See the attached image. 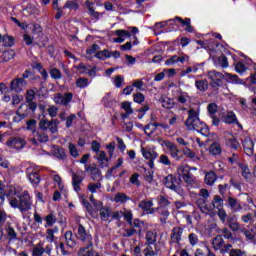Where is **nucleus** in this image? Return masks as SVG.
Here are the masks:
<instances>
[{
    "instance_id": "31",
    "label": "nucleus",
    "mask_w": 256,
    "mask_h": 256,
    "mask_svg": "<svg viewBox=\"0 0 256 256\" xmlns=\"http://www.w3.org/2000/svg\"><path fill=\"white\" fill-rule=\"evenodd\" d=\"M121 107L125 111V114H122V119H127L129 115H133V108H131V102H123Z\"/></svg>"
},
{
    "instance_id": "24",
    "label": "nucleus",
    "mask_w": 256,
    "mask_h": 256,
    "mask_svg": "<svg viewBox=\"0 0 256 256\" xmlns=\"http://www.w3.org/2000/svg\"><path fill=\"white\" fill-rule=\"evenodd\" d=\"M55 233H59V227L54 226L53 228L46 229V240L48 243H53V241H55Z\"/></svg>"
},
{
    "instance_id": "14",
    "label": "nucleus",
    "mask_w": 256,
    "mask_h": 256,
    "mask_svg": "<svg viewBox=\"0 0 256 256\" xmlns=\"http://www.w3.org/2000/svg\"><path fill=\"white\" fill-rule=\"evenodd\" d=\"M85 171H86V173H90L93 181H100L101 170H99V168H97V166L95 164L90 165V166L85 165Z\"/></svg>"
},
{
    "instance_id": "64",
    "label": "nucleus",
    "mask_w": 256,
    "mask_h": 256,
    "mask_svg": "<svg viewBox=\"0 0 256 256\" xmlns=\"http://www.w3.org/2000/svg\"><path fill=\"white\" fill-rule=\"evenodd\" d=\"M45 253V248H43V246H36L33 249V256H43V254Z\"/></svg>"
},
{
    "instance_id": "17",
    "label": "nucleus",
    "mask_w": 256,
    "mask_h": 256,
    "mask_svg": "<svg viewBox=\"0 0 256 256\" xmlns=\"http://www.w3.org/2000/svg\"><path fill=\"white\" fill-rule=\"evenodd\" d=\"M115 35H117V38L113 39L114 43H123L127 37H131V32L123 29H119L115 31Z\"/></svg>"
},
{
    "instance_id": "23",
    "label": "nucleus",
    "mask_w": 256,
    "mask_h": 256,
    "mask_svg": "<svg viewBox=\"0 0 256 256\" xmlns=\"http://www.w3.org/2000/svg\"><path fill=\"white\" fill-rule=\"evenodd\" d=\"M223 245H225L223 236L218 235L212 239V248L214 249V251H221V249L223 248Z\"/></svg>"
},
{
    "instance_id": "51",
    "label": "nucleus",
    "mask_w": 256,
    "mask_h": 256,
    "mask_svg": "<svg viewBox=\"0 0 256 256\" xmlns=\"http://www.w3.org/2000/svg\"><path fill=\"white\" fill-rule=\"evenodd\" d=\"M212 205H213L214 209H222L223 208V199L220 196H214Z\"/></svg>"
},
{
    "instance_id": "37",
    "label": "nucleus",
    "mask_w": 256,
    "mask_h": 256,
    "mask_svg": "<svg viewBox=\"0 0 256 256\" xmlns=\"http://www.w3.org/2000/svg\"><path fill=\"white\" fill-rule=\"evenodd\" d=\"M99 211H100V219L102 221H109V217H111V208L103 207Z\"/></svg>"
},
{
    "instance_id": "4",
    "label": "nucleus",
    "mask_w": 256,
    "mask_h": 256,
    "mask_svg": "<svg viewBox=\"0 0 256 256\" xmlns=\"http://www.w3.org/2000/svg\"><path fill=\"white\" fill-rule=\"evenodd\" d=\"M157 148L153 145H147L145 147L141 146V153L144 159L148 161V167L150 169H155V159L159 157L157 153Z\"/></svg>"
},
{
    "instance_id": "13",
    "label": "nucleus",
    "mask_w": 256,
    "mask_h": 256,
    "mask_svg": "<svg viewBox=\"0 0 256 256\" xmlns=\"http://www.w3.org/2000/svg\"><path fill=\"white\" fill-rule=\"evenodd\" d=\"M183 237V228L176 226L172 229L171 232V243H176V245H179L181 243V239Z\"/></svg>"
},
{
    "instance_id": "28",
    "label": "nucleus",
    "mask_w": 256,
    "mask_h": 256,
    "mask_svg": "<svg viewBox=\"0 0 256 256\" xmlns=\"http://www.w3.org/2000/svg\"><path fill=\"white\" fill-rule=\"evenodd\" d=\"M183 155H185L188 159H191V161H200V157L197 156V154L195 152H193V150H191L190 148L186 147L182 150Z\"/></svg>"
},
{
    "instance_id": "3",
    "label": "nucleus",
    "mask_w": 256,
    "mask_h": 256,
    "mask_svg": "<svg viewBox=\"0 0 256 256\" xmlns=\"http://www.w3.org/2000/svg\"><path fill=\"white\" fill-rule=\"evenodd\" d=\"M206 49L210 57L214 61L218 59V63L223 69H227V67H229V62L227 61V57L221 56L223 55V52L221 51V49H223V45L215 41H210L209 43H207Z\"/></svg>"
},
{
    "instance_id": "58",
    "label": "nucleus",
    "mask_w": 256,
    "mask_h": 256,
    "mask_svg": "<svg viewBox=\"0 0 256 256\" xmlns=\"http://www.w3.org/2000/svg\"><path fill=\"white\" fill-rule=\"evenodd\" d=\"M58 127H59V121L54 119V120H51L49 122V128L48 129L51 133H57Z\"/></svg>"
},
{
    "instance_id": "48",
    "label": "nucleus",
    "mask_w": 256,
    "mask_h": 256,
    "mask_svg": "<svg viewBox=\"0 0 256 256\" xmlns=\"http://www.w3.org/2000/svg\"><path fill=\"white\" fill-rule=\"evenodd\" d=\"M113 83L117 89H121V87L125 85V78L121 75H118L114 78Z\"/></svg>"
},
{
    "instance_id": "5",
    "label": "nucleus",
    "mask_w": 256,
    "mask_h": 256,
    "mask_svg": "<svg viewBox=\"0 0 256 256\" xmlns=\"http://www.w3.org/2000/svg\"><path fill=\"white\" fill-rule=\"evenodd\" d=\"M158 143L161 145V147H166V149H168L170 157L175 161H181L183 159V156L179 155L181 151L179 150V147L175 145V143L163 139L158 140Z\"/></svg>"
},
{
    "instance_id": "55",
    "label": "nucleus",
    "mask_w": 256,
    "mask_h": 256,
    "mask_svg": "<svg viewBox=\"0 0 256 256\" xmlns=\"http://www.w3.org/2000/svg\"><path fill=\"white\" fill-rule=\"evenodd\" d=\"M13 57H15V51H13V50H7V51L3 52V54H2V59L5 62L11 61V59H13Z\"/></svg>"
},
{
    "instance_id": "43",
    "label": "nucleus",
    "mask_w": 256,
    "mask_h": 256,
    "mask_svg": "<svg viewBox=\"0 0 256 256\" xmlns=\"http://www.w3.org/2000/svg\"><path fill=\"white\" fill-rule=\"evenodd\" d=\"M195 87L198 91H205L209 87V82H207V80H196Z\"/></svg>"
},
{
    "instance_id": "42",
    "label": "nucleus",
    "mask_w": 256,
    "mask_h": 256,
    "mask_svg": "<svg viewBox=\"0 0 256 256\" xmlns=\"http://www.w3.org/2000/svg\"><path fill=\"white\" fill-rule=\"evenodd\" d=\"M239 167L241 169L242 176L244 179H251V169H249L248 165L245 164H239Z\"/></svg>"
},
{
    "instance_id": "30",
    "label": "nucleus",
    "mask_w": 256,
    "mask_h": 256,
    "mask_svg": "<svg viewBox=\"0 0 256 256\" xmlns=\"http://www.w3.org/2000/svg\"><path fill=\"white\" fill-rule=\"evenodd\" d=\"M146 244L148 245H155V243H157V232L154 231H148L146 233Z\"/></svg>"
},
{
    "instance_id": "40",
    "label": "nucleus",
    "mask_w": 256,
    "mask_h": 256,
    "mask_svg": "<svg viewBox=\"0 0 256 256\" xmlns=\"http://www.w3.org/2000/svg\"><path fill=\"white\" fill-rule=\"evenodd\" d=\"M101 183L100 182H90L87 186L88 191H90V193L95 194V193H99V191L101 190Z\"/></svg>"
},
{
    "instance_id": "21",
    "label": "nucleus",
    "mask_w": 256,
    "mask_h": 256,
    "mask_svg": "<svg viewBox=\"0 0 256 256\" xmlns=\"http://www.w3.org/2000/svg\"><path fill=\"white\" fill-rule=\"evenodd\" d=\"M0 44L3 47H13L15 45V38L7 34L4 36L0 34Z\"/></svg>"
},
{
    "instance_id": "2",
    "label": "nucleus",
    "mask_w": 256,
    "mask_h": 256,
    "mask_svg": "<svg viewBox=\"0 0 256 256\" xmlns=\"http://www.w3.org/2000/svg\"><path fill=\"white\" fill-rule=\"evenodd\" d=\"M9 205L13 209H19L20 213H27L33 207V200H31V195L29 192L24 191L17 198H9Z\"/></svg>"
},
{
    "instance_id": "7",
    "label": "nucleus",
    "mask_w": 256,
    "mask_h": 256,
    "mask_svg": "<svg viewBox=\"0 0 256 256\" xmlns=\"http://www.w3.org/2000/svg\"><path fill=\"white\" fill-rule=\"evenodd\" d=\"M164 185L167 189H171V191H175V193H181V178H177L170 174L165 177Z\"/></svg>"
},
{
    "instance_id": "25",
    "label": "nucleus",
    "mask_w": 256,
    "mask_h": 256,
    "mask_svg": "<svg viewBox=\"0 0 256 256\" xmlns=\"http://www.w3.org/2000/svg\"><path fill=\"white\" fill-rule=\"evenodd\" d=\"M129 196H127V194L123 193V192H118L115 194L113 201L114 203H118L120 205H123V203H127L129 201Z\"/></svg>"
},
{
    "instance_id": "46",
    "label": "nucleus",
    "mask_w": 256,
    "mask_h": 256,
    "mask_svg": "<svg viewBox=\"0 0 256 256\" xmlns=\"http://www.w3.org/2000/svg\"><path fill=\"white\" fill-rule=\"evenodd\" d=\"M158 163L164 165V167H171V159L166 154H161L159 156Z\"/></svg>"
},
{
    "instance_id": "16",
    "label": "nucleus",
    "mask_w": 256,
    "mask_h": 256,
    "mask_svg": "<svg viewBox=\"0 0 256 256\" xmlns=\"http://www.w3.org/2000/svg\"><path fill=\"white\" fill-rule=\"evenodd\" d=\"M84 180L85 178L81 174L72 173V185L76 193H79V191H81V184Z\"/></svg>"
},
{
    "instance_id": "32",
    "label": "nucleus",
    "mask_w": 256,
    "mask_h": 256,
    "mask_svg": "<svg viewBox=\"0 0 256 256\" xmlns=\"http://www.w3.org/2000/svg\"><path fill=\"white\" fill-rule=\"evenodd\" d=\"M80 201L82 202V205L85 207L88 213L91 215V217H95V211L93 210V206H91V204L86 201L85 195H80Z\"/></svg>"
},
{
    "instance_id": "34",
    "label": "nucleus",
    "mask_w": 256,
    "mask_h": 256,
    "mask_svg": "<svg viewBox=\"0 0 256 256\" xmlns=\"http://www.w3.org/2000/svg\"><path fill=\"white\" fill-rule=\"evenodd\" d=\"M96 59H100L101 61H105L106 59H111V51L104 49L96 52Z\"/></svg>"
},
{
    "instance_id": "10",
    "label": "nucleus",
    "mask_w": 256,
    "mask_h": 256,
    "mask_svg": "<svg viewBox=\"0 0 256 256\" xmlns=\"http://www.w3.org/2000/svg\"><path fill=\"white\" fill-rule=\"evenodd\" d=\"M70 101H73V93L71 92L65 94L58 93L54 96V102L58 105H64L65 107H67Z\"/></svg>"
},
{
    "instance_id": "11",
    "label": "nucleus",
    "mask_w": 256,
    "mask_h": 256,
    "mask_svg": "<svg viewBox=\"0 0 256 256\" xmlns=\"http://www.w3.org/2000/svg\"><path fill=\"white\" fill-rule=\"evenodd\" d=\"M25 87H27V81L23 78H15L10 82V91L15 93H21Z\"/></svg>"
},
{
    "instance_id": "6",
    "label": "nucleus",
    "mask_w": 256,
    "mask_h": 256,
    "mask_svg": "<svg viewBox=\"0 0 256 256\" xmlns=\"http://www.w3.org/2000/svg\"><path fill=\"white\" fill-rule=\"evenodd\" d=\"M77 237L85 247H93V236L81 224L78 226Z\"/></svg>"
},
{
    "instance_id": "18",
    "label": "nucleus",
    "mask_w": 256,
    "mask_h": 256,
    "mask_svg": "<svg viewBox=\"0 0 256 256\" xmlns=\"http://www.w3.org/2000/svg\"><path fill=\"white\" fill-rule=\"evenodd\" d=\"M153 200H149V201H141L139 204L140 209L144 210L145 213H147L148 215H153V213H155V208H153Z\"/></svg>"
},
{
    "instance_id": "59",
    "label": "nucleus",
    "mask_w": 256,
    "mask_h": 256,
    "mask_svg": "<svg viewBox=\"0 0 256 256\" xmlns=\"http://www.w3.org/2000/svg\"><path fill=\"white\" fill-rule=\"evenodd\" d=\"M235 71L237 73H245V71H247V66H245V63H243V62H236L235 63Z\"/></svg>"
},
{
    "instance_id": "19",
    "label": "nucleus",
    "mask_w": 256,
    "mask_h": 256,
    "mask_svg": "<svg viewBox=\"0 0 256 256\" xmlns=\"http://www.w3.org/2000/svg\"><path fill=\"white\" fill-rule=\"evenodd\" d=\"M170 21H173L174 23L178 22V23L182 24L183 26H186L185 31H187L188 33H193V26H191V19L186 18L185 20H183V18L178 16Z\"/></svg>"
},
{
    "instance_id": "60",
    "label": "nucleus",
    "mask_w": 256,
    "mask_h": 256,
    "mask_svg": "<svg viewBox=\"0 0 256 256\" xmlns=\"http://www.w3.org/2000/svg\"><path fill=\"white\" fill-rule=\"evenodd\" d=\"M50 77L52 78V79H61V77H62V74H61V70H59V69H57V68H52L51 70H50Z\"/></svg>"
},
{
    "instance_id": "35",
    "label": "nucleus",
    "mask_w": 256,
    "mask_h": 256,
    "mask_svg": "<svg viewBox=\"0 0 256 256\" xmlns=\"http://www.w3.org/2000/svg\"><path fill=\"white\" fill-rule=\"evenodd\" d=\"M52 181H54L55 185H57L58 189L62 191V193H65V185H63V179H61L59 174L52 175Z\"/></svg>"
},
{
    "instance_id": "38",
    "label": "nucleus",
    "mask_w": 256,
    "mask_h": 256,
    "mask_svg": "<svg viewBox=\"0 0 256 256\" xmlns=\"http://www.w3.org/2000/svg\"><path fill=\"white\" fill-rule=\"evenodd\" d=\"M64 237H65L66 245L68 247H75L76 243H75V238L73 237V232L66 231Z\"/></svg>"
},
{
    "instance_id": "52",
    "label": "nucleus",
    "mask_w": 256,
    "mask_h": 256,
    "mask_svg": "<svg viewBox=\"0 0 256 256\" xmlns=\"http://www.w3.org/2000/svg\"><path fill=\"white\" fill-rule=\"evenodd\" d=\"M241 221L243 223H253L255 221V214L247 213L241 216Z\"/></svg>"
},
{
    "instance_id": "41",
    "label": "nucleus",
    "mask_w": 256,
    "mask_h": 256,
    "mask_svg": "<svg viewBox=\"0 0 256 256\" xmlns=\"http://www.w3.org/2000/svg\"><path fill=\"white\" fill-rule=\"evenodd\" d=\"M154 249H153V246L148 245L143 250L144 256H155V255H157L159 253V250L157 249V245L154 246Z\"/></svg>"
},
{
    "instance_id": "9",
    "label": "nucleus",
    "mask_w": 256,
    "mask_h": 256,
    "mask_svg": "<svg viewBox=\"0 0 256 256\" xmlns=\"http://www.w3.org/2000/svg\"><path fill=\"white\" fill-rule=\"evenodd\" d=\"M208 79H210V85L212 87H221V82L223 81V74L212 70L208 72Z\"/></svg>"
},
{
    "instance_id": "33",
    "label": "nucleus",
    "mask_w": 256,
    "mask_h": 256,
    "mask_svg": "<svg viewBox=\"0 0 256 256\" xmlns=\"http://www.w3.org/2000/svg\"><path fill=\"white\" fill-rule=\"evenodd\" d=\"M129 225L131 228L135 230L137 235H140L141 232L143 231V222L139 219H134V221H132V224Z\"/></svg>"
},
{
    "instance_id": "47",
    "label": "nucleus",
    "mask_w": 256,
    "mask_h": 256,
    "mask_svg": "<svg viewBox=\"0 0 256 256\" xmlns=\"http://www.w3.org/2000/svg\"><path fill=\"white\" fill-rule=\"evenodd\" d=\"M90 247H83L79 250L78 255L79 256H95L97 255V252L93 251V250H89Z\"/></svg>"
},
{
    "instance_id": "12",
    "label": "nucleus",
    "mask_w": 256,
    "mask_h": 256,
    "mask_svg": "<svg viewBox=\"0 0 256 256\" xmlns=\"http://www.w3.org/2000/svg\"><path fill=\"white\" fill-rule=\"evenodd\" d=\"M10 149H23L27 145V141L21 137L11 138L6 142Z\"/></svg>"
},
{
    "instance_id": "44",
    "label": "nucleus",
    "mask_w": 256,
    "mask_h": 256,
    "mask_svg": "<svg viewBox=\"0 0 256 256\" xmlns=\"http://www.w3.org/2000/svg\"><path fill=\"white\" fill-rule=\"evenodd\" d=\"M224 123H227L228 125H231L233 123H237V116H235V113L228 112L226 116L224 117Z\"/></svg>"
},
{
    "instance_id": "22",
    "label": "nucleus",
    "mask_w": 256,
    "mask_h": 256,
    "mask_svg": "<svg viewBox=\"0 0 256 256\" xmlns=\"http://www.w3.org/2000/svg\"><path fill=\"white\" fill-rule=\"evenodd\" d=\"M44 221H45V224H44L45 229L49 227H53L55 223H57V216L55 215V213L50 212L48 215L44 217Z\"/></svg>"
},
{
    "instance_id": "27",
    "label": "nucleus",
    "mask_w": 256,
    "mask_h": 256,
    "mask_svg": "<svg viewBox=\"0 0 256 256\" xmlns=\"http://www.w3.org/2000/svg\"><path fill=\"white\" fill-rule=\"evenodd\" d=\"M86 7L88 9V15H90V17H93V19H100L101 13L95 11V7L93 6V4L91 2H86Z\"/></svg>"
},
{
    "instance_id": "56",
    "label": "nucleus",
    "mask_w": 256,
    "mask_h": 256,
    "mask_svg": "<svg viewBox=\"0 0 256 256\" xmlns=\"http://www.w3.org/2000/svg\"><path fill=\"white\" fill-rule=\"evenodd\" d=\"M226 145L234 150H237V148L240 147L239 141L233 137L227 140Z\"/></svg>"
},
{
    "instance_id": "36",
    "label": "nucleus",
    "mask_w": 256,
    "mask_h": 256,
    "mask_svg": "<svg viewBox=\"0 0 256 256\" xmlns=\"http://www.w3.org/2000/svg\"><path fill=\"white\" fill-rule=\"evenodd\" d=\"M228 204L230 205L232 211H241V209H243V206H241V204H239V202H237V199L233 198V197H229L228 198Z\"/></svg>"
},
{
    "instance_id": "8",
    "label": "nucleus",
    "mask_w": 256,
    "mask_h": 256,
    "mask_svg": "<svg viewBox=\"0 0 256 256\" xmlns=\"http://www.w3.org/2000/svg\"><path fill=\"white\" fill-rule=\"evenodd\" d=\"M199 195L200 197H203V199L197 200V205L199 209L202 211V213H205L206 215L211 214V209L207 207V203L205 202V199H209V191L207 189H201Z\"/></svg>"
},
{
    "instance_id": "20",
    "label": "nucleus",
    "mask_w": 256,
    "mask_h": 256,
    "mask_svg": "<svg viewBox=\"0 0 256 256\" xmlns=\"http://www.w3.org/2000/svg\"><path fill=\"white\" fill-rule=\"evenodd\" d=\"M5 233L7 235V238L9 239V241H17V232L15 231V228H13V226H11V223H7L5 225Z\"/></svg>"
},
{
    "instance_id": "53",
    "label": "nucleus",
    "mask_w": 256,
    "mask_h": 256,
    "mask_svg": "<svg viewBox=\"0 0 256 256\" xmlns=\"http://www.w3.org/2000/svg\"><path fill=\"white\" fill-rule=\"evenodd\" d=\"M133 101L134 103H138L139 105H141V103L145 102V95L141 92H137L133 94Z\"/></svg>"
},
{
    "instance_id": "39",
    "label": "nucleus",
    "mask_w": 256,
    "mask_h": 256,
    "mask_svg": "<svg viewBox=\"0 0 256 256\" xmlns=\"http://www.w3.org/2000/svg\"><path fill=\"white\" fill-rule=\"evenodd\" d=\"M222 148H221V144L215 142L213 144H211L210 148H209V153H211V155L217 156V155H221L222 152Z\"/></svg>"
},
{
    "instance_id": "61",
    "label": "nucleus",
    "mask_w": 256,
    "mask_h": 256,
    "mask_svg": "<svg viewBox=\"0 0 256 256\" xmlns=\"http://www.w3.org/2000/svg\"><path fill=\"white\" fill-rule=\"evenodd\" d=\"M229 256H247V253L241 249H231Z\"/></svg>"
},
{
    "instance_id": "15",
    "label": "nucleus",
    "mask_w": 256,
    "mask_h": 256,
    "mask_svg": "<svg viewBox=\"0 0 256 256\" xmlns=\"http://www.w3.org/2000/svg\"><path fill=\"white\" fill-rule=\"evenodd\" d=\"M244 153L248 155V157L253 156L255 144L253 143V140L250 137H246L242 142Z\"/></svg>"
},
{
    "instance_id": "29",
    "label": "nucleus",
    "mask_w": 256,
    "mask_h": 256,
    "mask_svg": "<svg viewBox=\"0 0 256 256\" xmlns=\"http://www.w3.org/2000/svg\"><path fill=\"white\" fill-rule=\"evenodd\" d=\"M28 179L30 183H32L34 186L39 185L41 183V177L37 172H33L31 170H28Z\"/></svg>"
},
{
    "instance_id": "1",
    "label": "nucleus",
    "mask_w": 256,
    "mask_h": 256,
    "mask_svg": "<svg viewBox=\"0 0 256 256\" xmlns=\"http://www.w3.org/2000/svg\"><path fill=\"white\" fill-rule=\"evenodd\" d=\"M185 125L188 131H197L204 137L209 135V127L199 119V111L195 109L188 110V118L185 121Z\"/></svg>"
},
{
    "instance_id": "54",
    "label": "nucleus",
    "mask_w": 256,
    "mask_h": 256,
    "mask_svg": "<svg viewBox=\"0 0 256 256\" xmlns=\"http://www.w3.org/2000/svg\"><path fill=\"white\" fill-rule=\"evenodd\" d=\"M122 216L124 217L128 225H132L133 212H131L130 210H124V212H122Z\"/></svg>"
},
{
    "instance_id": "26",
    "label": "nucleus",
    "mask_w": 256,
    "mask_h": 256,
    "mask_svg": "<svg viewBox=\"0 0 256 256\" xmlns=\"http://www.w3.org/2000/svg\"><path fill=\"white\" fill-rule=\"evenodd\" d=\"M217 181V174L215 172L210 171L205 174L204 182L206 185H215V182Z\"/></svg>"
},
{
    "instance_id": "49",
    "label": "nucleus",
    "mask_w": 256,
    "mask_h": 256,
    "mask_svg": "<svg viewBox=\"0 0 256 256\" xmlns=\"http://www.w3.org/2000/svg\"><path fill=\"white\" fill-rule=\"evenodd\" d=\"M34 136L37 138V141L40 143H47L49 141V136L43 132H36Z\"/></svg>"
},
{
    "instance_id": "45",
    "label": "nucleus",
    "mask_w": 256,
    "mask_h": 256,
    "mask_svg": "<svg viewBox=\"0 0 256 256\" xmlns=\"http://www.w3.org/2000/svg\"><path fill=\"white\" fill-rule=\"evenodd\" d=\"M63 9H71L73 11H77V9H79V3H77L75 0H68L64 4Z\"/></svg>"
},
{
    "instance_id": "62",
    "label": "nucleus",
    "mask_w": 256,
    "mask_h": 256,
    "mask_svg": "<svg viewBox=\"0 0 256 256\" xmlns=\"http://www.w3.org/2000/svg\"><path fill=\"white\" fill-rule=\"evenodd\" d=\"M162 107H164V109H173V100L164 98L162 100Z\"/></svg>"
},
{
    "instance_id": "57",
    "label": "nucleus",
    "mask_w": 256,
    "mask_h": 256,
    "mask_svg": "<svg viewBox=\"0 0 256 256\" xmlns=\"http://www.w3.org/2000/svg\"><path fill=\"white\" fill-rule=\"evenodd\" d=\"M188 241L192 247H195L199 243V236L195 233H190L188 236Z\"/></svg>"
},
{
    "instance_id": "50",
    "label": "nucleus",
    "mask_w": 256,
    "mask_h": 256,
    "mask_svg": "<svg viewBox=\"0 0 256 256\" xmlns=\"http://www.w3.org/2000/svg\"><path fill=\"white\" fill-rule=\"evenodd\" d=\"M76 87H79V89H85V87H89V79L79 78L76 80Z\"/></svg>"
},
{
    "instance_id": "63",
    "label": "nucleus",
    "mask_w": 256,
    "mask_h": 256,
    "mask_svg": "<svg viewBox=\"0 0 256 256\" xmlns=\"http://www.w3.org/2000/svg\"><path fill=\"white\" fill-rule=\"evenodd\" d=\"M226 77L230 81V83H236V84L241 83V79H239V76L237 75L227 73Z\"/></svg>"
}]
</instances>
